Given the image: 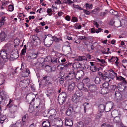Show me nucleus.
Returning a JSON list of instances; mask_svg holds the SVG:
<instances>
[{
    "label": "nucleus",
    "instance_id": "412c9836",
    "mask_svg": "<svg viewBox=\"0 0 127 127\" xmlns=\"http://www.w3.org/2000/svg\"><path fill=\"white\" fill-rule=\"evenodd\" d=\"M48 76H45L43 77L42 78V81L45 80V84L47 85H49L52 84V83L50 82L49 81V80L47 79Z\"/></svg>",
    "mask_w": 127,
    "mask_h": 127
},
{
    "label": "nucleus",
    "instance_id": "e433bc0d",
    "mask_svg": "<svg viewBox=\"0 0 127 127\" xmlns=\"http://www.w3.org/2000/svg\"><path fill=\"white\" fill-rule=\"evenodd\" d=\"M59 80L61 84H63L64 82V75L63 76H62L61 77H59Z\"/></svg>",
    "mask_w": 127,
    "mask_h": 127
},
{
    "label": "nucleus",
    "instance_id": "6e6d98bb",
    "mask_svg": "<svg viewBox=\"0 0 127 127\" xmlns=\"http://www.w3.org/2000/svg\"><path fill=\"white\" fill-rule=\"evenodd\" d=\"M58 58L55 57H54L53 59H51V61L53 64H55L57 63V59Z\"/></svg>",
    "mask_w": 127,
    "mask_h": 127
},
{
    "label": "nucleus",
    "instance_id": "f03ea898",
    "mask_svg": "<svg viewBox=\"0 0 127 127\" xmlns=\"http://www.w3.org/2000/svg\"><path fill=\"white\" fill-rule=\"evenodd\" d=\"M67 95L65 92L61 93L58 97L59 102L60 104L62 105L65 102Z\"/></svg>",
    "mask_w": 127,
    "mask_h": 127
},
{
    "label": "nucleus",
    "instance_id": "603ef678",
    "mask_svg": "<svg viewBox=\"0 0 127 127\" xmlns=\"http://www.w3.org/2000/svg\"><path fill=\"white\" fill-rule=\"evenodd\" d=\"M102 112H100L99 111H98V113L96 115V117L97 119L100 118L102 116Z\"/></svg>",
    "mask_w": 127,
    "mask_h": 127
},
{
    "label": "nucleus",
    "instance_id": "a878e982",
    "mask_svg": "<svg viewBox=\"0 0 127 127\" xmlns=\"http://www.w3.org/2000/svg\"><path fill=\"white\" fill-rule=\"evenodd\" d=\"M75 86V84L74 83L70 84L69 85L68 90L70 91H72L74 88Z\"/></svg>",
    "mask_w": 127,
    "mask_h": 127
},
{
    "label": "nucleus",
    "instance_id": "58836bf2",
    "mask_svg": "<svg viewBox=\"0 0 127 127\" xmlns=\"http://www.w3.org/2000/svg\"><path fill=\"white\" fill-rule=\"evenodd\" d=\"M5 16H3L1 18V20H0V26L4 24V22L5 21Z\"/></svg>",
    "mask_w": 127,
    "mask_h": 127
},
{
    "label": "nucleus",
    "instance_id": "c756f323",
    "mask_svg": "<svg viewBox=\"0 0 127 127\" xmlns=\"http://www.w3.org/2000/svg\"><path fill=\"white\" fill-rule=\"evenodd\" d=\"M7 120V119L6 118V116H3L0 118V123L2 124L4 122H6Z\"/></svg>",
    "mask_w": 127,
    "mask_h": 127
},
{
    "label": "nucleus",
    "instance_id": "de8ad7c7",
    "mask_svg": "<svg viewBox=\"0 0 127 127\" xmlns=\"http://www.w3.org/2000/svg\"><path fill=\"white\" fill-rule=\"evenodd\" d=\"M33 40L34 42H37L38 44H39L40 43V40L38 37H35L34 39L33 38Z\"/></svg>",
    "mask_w": 127,
    "mask_h": 127
},
{
    "label": "nucleus",
    "instance_id": "0eeeda50",
    "mask_svg": "<svg viewBox=\"0 0 127 127\" xmlns=\"http://www.w3.org/2000/svg\"><path fill=\"white\" fill-rule=\"evenodd\" d=\"M88 86L89 91L90 92H89V95L92 96V95L91 94V93H93L96 90V86L94 84H89L87 85Z\"/></svg>",
    "mask_w": 127,
    "mask_h": 127
},
{
    "label": "nucleus",
    "instance_id": "f704fd0d",
    "mask_svg": "<svg viewBox=\"0 0 127 127\" xmlns=\"http://www.w3.org/2000/svg\"><path fill=\"white\" fill-rule=\"evenodd\" d=\"M84 83H79L77 85V87L80 90H82L84 87Z\"/></svg>",
    "mask_w": 127,
    "mask_h": 127
},
{
    "label": "nucleus",
    "instance_id": "4be33fe9",
    "mask_svg": "<svg viewBox=\"0 0 127 127\" xmlns=\"http://www.w3.org/2000/svg\"><path fill=\"white\" fill-rule=\"evenodd\" d=\"M27 116L28 115L26 114L22 117V122L21 123H20L21 124L22 126H23V127L25 125L26 121L27 120L26 118Z\"/></svg>",
    "mask_w": 127,
    "mask_h": 127
},
{
    "label": "nucleus",
    "instance_id": "bb28decb",
    "mask_svg": "<svg viewBox=\"0 0 127 127\" xmlns=\"http://www.w3.org/2000/svg\"><path fill=\"white\" fill-rule=\"evenodd\" d=\"M87 58L84 56H79L78 58L76 59V60L78 61H82L83 60H87Z\"/></svg>",
    "mask_w": 127,
    "mask_h": 127
},
{
    "label": "nucleus",
    "instance_id": "37998d69",
    "mask_svg": "<svg viewBox=\"0 0 127 127\" xmlns=\"http://www.w3.org/2000/svg\"><path fill=\"white\" fill-rule=\"evenodd\" d=\"M103 88L106 89H108L109 86V83L107 82H105L102 85Z\"/></svg>",
    "mask_w": 127,
    "mask_h": 127
},
{
    "label": "nucleus",
    "instance_id": "49530a36",
    "mask_svg": "<svg viewBox=\"0 0 127 127\" xmlns=\"http://www.w3.org/2000/svg\"><path fill=\"white\" fill-rule=\"evenodd\" d=\"M117 79L120 80H122L123 81V83H124L125 84L127 82L125 80V79L122 76H120L119 77H117Z\"/></svg>",
    "mask_w": 127,
    "mask_h": 127
},
{
    "label": "nucleus",
    "instance_id": "5701e85b",
    "mask_svg": "<svg viewBox=\"0 0 127 127\" xmlns=\"http://www.w3.org/2000/svg\"><path fill=\"white\" fill-rule=\"evenodd\" d=\"M10 127H23L21 124L19 122H17L16 123L11 124Z\"/></svg>",
    "mask_w": 127,
    "mask_h": 127
},
{
    "label": "nucleus",
    "instance_id": "393cba45",
    "mask_svg": "<svg viewBox=\"0 0 127 127\" xmlns=\"http://www.w3.org/2000/svg\"><path fill=\"white\" fill-rule=\"evenodd\" d=\"M42 125L44 127H49L50 126V123L48 121H44Z\"/></svg>",
    "mask_w": 127,
    "mask_h": 127
},
{
    "label": "nucleus",
    "instance_id": "338daca9",
    "mask_svg": "<svg viewBox=\"0 0 127 127\" xmlns=\"http://www.w3.org/2000/svg\"><path fill=\"white\" fill-rule=\"evenodd\" d=\"M83 10L84 13L87 15H89L90 13V12L84 9H83Z\"/></svg>",
    "mask_w": 127,
    "mask_h": 127
},
{
    "label": "nucleus",
    "instance_id": "2f4dec72",
    "mask_svg": "<svg viewBox=\"0 0 127 127\" xmlns=\"http://www.w3.org/2000/svg\"><path fill=\"white\" fill-rule=\"evenodd\" d=\"M108 13L107 10H105V12H101L99 14V15L103 18L105 17V15H107Z\"/></svg>",
    "mask_w": 127,
    "mask_h": 127
},
{
    "label": "nucleus",
    "instance_id": "13d9d810",
    "mask_svg": "<svg viewBox=\"0 0 127 127\" xmlns=\"http://www.w3.org/2000/svg\"><path fill=\"white\" fill-rule=\"evenodd\" d=\"M51 58L50 56H48L46 57L44 59L45 62H48L51 61Z\"/></svg>",
    "mask_w": 127,
    "mask_h": 127
},
{
    "label": "nucleus",
    "instance_id": "4c0bfd02",
    "mask_svg": "<svg viewBox=\"0 0 127 127\" xmlns=\"http://www.w3.org/2000/svg\"><path fill=\"white\" fill-rule=\"evenodd\" d=\"M20 42L19 40L18 39H15L14 41V45L15 47L19 45Z\"/></svg>",
    "mask_w": 127,
    "mask_h": 127
},
{
    "label": "nucleus",
    "instance_id": "f8f14e48",
    "mask_svg": "<svg viewBox=\"0 0 127 127\" xmlns=\"http://www.w3.org/2000/svg\"><path fill=\"white\" fill-rule=\"evenodd\" d=\"M121 94L118 91H116L115 92V96L114 100L117 102L120 101L121 98Z\"/></svg>",
    "mask_w": 127,
    "mask_h": 127
},
{
    "label": "nucleus",
    "instance_id": "8fccbe9b",
    "mask_svg": "<svg viewBox=\"0 0 127 127\" xmlns=\"http://www.w3.org/2000/svg\"><path fill=\"white\" fill-rule=\"evenodd\" d=\"M8 9L9 11H12L14 9L13 5H9L8 7Z\"/></svg>",
    "mask_w": 127,
    "mask_h": 127
},
{
    "label": "nucleus",
    "instance_id": "4d7b16f0",
    "mask_svg": "<svg viewBox=\"0 0 127 127\" xmlns=\"http://www.w3.org/2000/svg\"><path fill=\"white\" fill-rule=\"evenodd\" d=\"M90 80L88 78H86L83 80V82L84 83V84H87L89 82Z\"/></svg>",
    "mask_w": 127,
    "mask_h": 127
},
{
    "label": "nucleus",
    "instance_id": "680f3d73",
    "mask_svg": "<svg viewBox=\"0 0 127 127\" xmlns=\"http://www.w3.org/2000/svg\"><path fill=\"white\" fill-rule=\"evenodd\" d=\"M115 21L114 19H111L109 22V24L111 25H113Z\"/></svg>",
    "mask_w": 127,
    "mask_h": 127
},
{
    "label": "nucleus",
    "instance_id": "0e129e2a",
    "mask_svg": "<svg viewBox=\"0 0 127 127\" xmlns=\"http://www.w3.org/2000/svg\"><path fill=\"white\" fill-rule=\"evenodd\" d=\"M58 67L60 68V70L62 71L63 70L64 68V64H61L59 65L58 66Z\"/></svg>",
    "mask_w": 127,
    "mask_h": 127
},
{
    "label": "nucleus",
    "instance_id": "9d476101",
    "mask_svg": "<svg viewBox=\"0 0 127 127\" xmlns=\"http://www.w3.org/2000/svg\"><path fill=\"white\" fill-rule=\"evenodd\" d=\"M56 114V110L54 109H51L48 112V114L49 117V118L51 120H52L54 118Z\"/></svg>",
    "mask_w": 127,
    "mask_h": 127
},
{
    "label": "nucleus",
    "instance_id": "a18cd8bd",
    "mask_svg": "<svg viewBox=\"0 0 127 127\" xmlns=\"http://www.w3.org/2000/svg\"><path fill=\"white\" fill-rule=\"evenodd\" d=\"M53 40L56 42H59L61 40V39L59 38H58L55 36H54L53 37Z\"/></svg>",
    "mask_w": 127,
    "mask_h": 127
},
{
    "label": "nucleus",
    "instance_id": "72a5a7b5",
    "mask_svg": "<svg viewBox=\"0 0 127 127\" xmlns=\"http://www.w3.org/2000/svg\"><path fill=\"white\" fill-rule=\"evenodd\" d=\"M114 122L115 123H118L120 122L121 120L120 116H116L114 119Z\"/></svg>",
    "mask_w": 127,
    "mask_h": 127
},
{
    "label": "nucleus",
    "instance_id": "473e14b6",
    "mask_svg": "<svg viewBox=\"0 0 127 127\" xmlns=\"http://www.w3.org/2000/svg\"><path fill=\"white\" fill-rule=\"evenodd\" d=\"M90 68L91 70L93 72H95L97 71H99V68H96V67L95 66H90Z\"/></svg>",
    "mask_w": 127,
    "mask_h": 127
},
{
    "label": "nucleus",
    "instance_id": "b1692460",
    "mask_svg": "<svg viewBox=\"0 0 127 127\" xmlns=\"http://www.w3.org/2000/svg\"><path fill=\"white\" fill-rule=\"evenodd\" d=\"M121 104L122 107L123 109L127 110V100L122 102Z\"/></svg>",
    "mask_w": 127,
    "mask_h": 127
},
{
    "label": "nucleus",
    "instance_id": "c9c22d12",
    "mask_svg": "<svg viewBox=\"0 0 127 127\" xmlns=\"http://www.w3.org/2000/svg\"><path fill=\"white\" fill-rule=\"evenodd\" d=\"M75 94L77 97L79 99L80 97L82 96V92L80 91H77Z\"/></svg>",
    "mask_w": 127,
    "mask_h": 127
},
{
    "label": "nucleus",
    "instance_id": "79ce46f5",
    "mask_svg": "<svg viewBox=\"0 0 127 127\" xmlns=\"http://www.w3.org/2000/svg\"><path fill=\"white\" fill-rule=\"evenodd\" d=\"M95 84H99L101 82V80L100 78L98 77H96L95 79Z\"/></svg>",
    "mask_w": 127,
    "mask_h": 127
},
{
    "label": "nucleus",
    "instance_id": "39448f33",
    "mask_svg": "<svg viewBox=\"0 0 127 127\" xmlns=\"http://www.w3.org/2000/svg\"><path fill=\"white\" fill-rule=\"evenodd\" d=\"M19 57V54L17 50L16 51H13L11 54L9 56V58L10 60L13 61L17 58Z\"/></svg>",
    "mask_w": 127,
    "mask_h": 127
},
{
    "label": "nucleus",
    "instance_id": "a211bd4d",
    "mask_svg": "<svg viewBox=\"0 0 127 127\" xmlns=\"http://www.w3.org/2000/svg\"><path fill=\"white\" fill-rule=\"evenodd\" d=\"M53 93V89L52 88L50 87L48 88L46 92V94L48 97H49Z\"/></svg>",
    "mask_w": 127,
    "mask_h": 127
},
{
    "label": "nucleus",
    "instance_id": "7c9ffc66",
    "mask_svg": "<svg viewBox=\"0 0 127 127\" xmlns=\"http://www.w3.org/2000/svg\"><path fill=\"white\" fill-rule=\"evenodd\" d=\"M84 123L86 125H87L91 121V120L89 117H86L84 119Z\"/></svg>",
    "mask_w": 127,
    "mask_h": 127
},
{
    "label": "nucleus",
    "instance_id": "774afa93",
    "mask_svg": "<svg viewBox=\"0 0 127 127\" xmlns=\"http://www.w3.org/2000/svg\"><path fill=\"white\" fill-rule=\"evenodd\" d=\"M99 9V8H97L96 9L92 10V13H93L94 14L95 13V12H97V11Z\"/></svg>",
    "mask_w": 127,
    "mask_h": 127
},
{
    "label": "nucleus",
    "instance_id": "1a4fd4ad",
    "mask_svg": "<svg viewBox=\"0 0 127 127\" xmlns=\"http://www.w3.org/2000/svg\"><path fill=\"white\" fill-rule=\"evenodd\" d=\"M74 112V110L72 105L71 104H70L66 111V115L68 116L72 115Z\"/></svg>",
    "mask_w": 127,
    "mask_h": 127
},
{
    "label": "nucleus",
    "instance_id": "6ab92c4d",
    "mask_svg": "<svg viewBox=\"0 0 127 127\" xmlns=\"http://www.w3.org/2000/svg\"><path fill=\"white\" fill-rule=\"evenodd\" d=\"M65 124L66 126L71 127L73 125L72 121L70 119L66 120L65 122Z\"/></svg>",
    "mask_w": 127,
    "mask_h": 127
},
{
    "label": "nucleus",
    "instance_id": "4468645a",
    "mask_svg": "<svg viewBox=\"0 0 127 127\" xmlns=\"http://www.w3.org/2000/svg\"><path fill=\"white\" fill-rule=\"evenodd\" d=\"M30 71L28 69H26L25 70H23L22 73V77H27L30 73Z\"/></svg>",
    "mask_w": 127,
    "mask_h": 127
},
{
    "label": "nucleus",
    "instance_id": "c85d7f7f",
    "mask_svg": "<svg viewBox=\"0 0 127 127\" xmlns=\"http://www.w3.org/2000/svg\"><path fill=\"white\" fill-rule=\"evenodd\" d=\"M72 100L75 101V102H79V98H78L76 95L75 94L73 95L72 97Z\"/></svg>",
    "mask_w": 127,
    "mask_h": 127
},
{
    "label": "nucleus",
    "instance_id": "dca6fc26",
    "mask_svg": "<svg viewBox=\"0 0 127 127\" xmlns=\"http://www.w3.org/2000/svg\"><path fill=\"white\" fill-rule=\"evenodd\" d=\"M54 120L55 121H56V124L58 125V126H62L63 124V121L60 118H54Z\"/></svg>",
    "mask_w": 127,
    "mask_h": 127
},
{
    "label": "nucleus",
    "instance_id": "c03bdc74",
    "mask_svg": "<svg viewBox=\"0 0 127 127\" xmlns=\"http://www.w3.org/2000/svg\"><path fill=\"white\" fill-rule=\"evenodd\" d=\"M79 39L80 40H85L87 41L89 40L88 37H87L85 36H80L79 37Z\"/></svg>",
    "mask_w": 127,
    "mask_h": 127
},
{
    "label": "nucleus",
    "instance_id": "5fc2aeb1",
    "mask_svg": "<svg viewBox=\"0 0 127 127\" xmlns=\"http://www.w3.org/2000/svg\"><path fill=\"white\" fill-rule=\"evenodd\" d=\"M109 12L110 13L114 15H116L117 14V12L115 11L112 9H111L110 10Z\"/></svg>",
    "mask_w": 127,
    "mask_h": 127
},
{
    "label": "nucleus",
    "instance_id": "9b49d317",
    "mask_svg": "<svg viewBox=\"0 0 127 127\" xmlns=\"http://www.w3.org/2000/svg\"><path fill=\"white\" fill-rule=\"evenodd\" d=\"M124 83H119L117 86L118 90L120 91H125L127 87L124 84Z\"/></svg>",
    "mask_w": 127,
    "mask_h": 127
},
{
    "label": "nucleus",
    "instance_id": "e2e57ef3",
    "mask_svg": "<svg viewBox=\"0 0 127 127\" xmlns=\"http://www.w3.org/2000/svg\"><path fill=\"white\" fill-rule=\"evenodd\" d=\"M2 93H0V104H1L3 100V96L2 95Z\"/></svg>",
    "mask_w": 127,
    "mask_h": 127
},
{
    "label": "nucleus",
    "instance_id": "aec40b11",
    "mask_svg": "<svg viewBox=\"0 0 127 127\" xmlns=\"http://www.w3.org/2000/svg\"><path fill=\"white\" fill-rule=\"evenodd\" d=\"M105 106L103 104H100L98 107V111L100 112H103L105 109Z\"/></svg>",
    "mask_w": 127,
    "mask_h": 127
},
{
    "label": "nucleus",
    "instance_id": "cd10ccee",
    "mask_svg": "<svg viewBox=\"0 0 127 127\" xmlns=\"http://www.w3.org/2000/svg\"><path fill=\"white\" fill-rule=\"evenodd\" d=\"M54 70H52V68L49 65H46L45 67V70L47 72H49L50 70L51 72L54 71L56 70V69L54 68Z\"/></svg>",
    "mask_w": 127,
    "mask_h": 127
},
{
    "label": "nucleus",
    "instance_id": "f257e3e1",
    "mask_svg": "<svg viewBox=\"0 0 127 127\" xmlns=\"http://www.w3.org/2000/svg\"><path fill=\"white\" fill-rule=\"evenodd\" d=\"M44 43L47 47L50 46L53 42V36L50 34L45 35L44 37Z\"/></svg>",
    "mask_w": 127,
    "mask_h": 127
},
{
    "label": "nucleus",
    "instance_id": "f3484780",
    "mask_svg": "<svg viewBox=\"0 0 127 127\" xmlns=\"http://www.w3.org/2000/svg\"><path fill=\"white\" fill-rule=\"evenodd\" d=\"M117 75V74L115 72L113 73H110L107 76V78H110L113 79Z\"/></svg>",
    "mask_w": 127,
    "mask_h": 127
},
{
    "label": "nucleus",
    "instance_id": "6e6552de",
    "mask_svg": "<svg viewBox=\"0 0 127 127\" xmlns=\"http://www.w3.org/2000/svg\"><path fill=\"white\" fill-rule=\"evenodd\" d=\"M76 74L74 72L71 71L66 77L65 79L67 80L68 81L72 80L75 78H76Z\"/></svg>",
    "mask_w": 127,
    "mask_h": 127
},
{
    "label": "nucleus",
    "instance_id": "09e8293b",
    "mask_svg": "<svg viewBox=\"0 0 127 127\" xmlns=\"http://www.w3.org/2000/svg\"><path fill=\"white\" fill-rule=\"evenodd\" d=\"M86 9L88 10L89 9H90L92 8L93 7V5L92 4H90L88 3H87L86 4Z\"/></svg>",
    "mask_w": 127,
    "mask_h": 127
},
{
    "label": "nucleus",
    "instance_id": "3c124183",
    "mask_svg": "<svg viewBox=\"0 0 127 127\" xmlns=\"http://www.w3.org/2000/svg\"><path fill=\"white\" fill-rule=\"evenodd\" d=\"M30 55L31 56V58H32V59H35L37 57L38 55V53L36 54L33 53L31 54Z\"/></svg>",
    "mask_w": 127,
    "mask_h": 127
},
{
    "label": "nucleus",
    "instance_id": "052dcab7",
    "mask_svg": "<svg viewBox=\"0 0 127 127\" xmlns=\"http://www.w3.org/2000/svg\"><path fill=\"white\" fill-rule=\"evenodd\" d=\"M3 78V76H1V78H0V85L3 84L5 81V80Z\"/></svg>",
    "mask_w": 127,
    "mask_h": 127
},
{
    "label": "nucleus",
    "instance_id": "2eb2a0df",
    "mask_svg": "<svg viewBox=\"0 0 127 127\" xmlns=\"http://www.w3.org/2000/svg\"><path fill=\"white\" fill-rule=\"evenodd\" d=\"M7 36V35L5 32H1L0 34V41H4Z\"/></svg>",
    "mask_w": 127,
    "mask_h": 127
},
{
    "label": "nucleus",
    "instance_id": "bf43d9fd",
    "mask_svg": "<svg viewBox=\"0 0 127 127\" xmlns=\"http://www.w3.org/2000/svg\"><path fill=\"white\" fill-rule=\"evenodd\" d=\"M75 64L76 65L77 68H81V67H82V66H83V65L81 64L80 63L78 62L76 63L75 64H74V65Z\"/></svg>",
    "mask_w": 127,
    "mask_h": 127
},
{
    "label": "nucleus",
    "instance_id": "ea45409f",
    "mask_svg": "<svg viewBox=\"0 0 127 127\" xmlns=\"http://www.w3.org/2000/svg\"><path fill=\"white\" fill-rule=\"evenodd\" d=\"M101 127H114L113 126L110 125L107 123H103L101 126Z\"/></svg>",
    "mask_w": 127,
    "mask_h": 127
},
{
    "label": "nucleus",
    "instance_id": "ddd939ff",
    "mask_svg": "<svg viewBox=\"0 0 127 127\" xmlns=\"http://www.w3.org/2000/svg\"><path fill=\"white\" fill-rule=\"evenodd\" d=\"M98 74L102 79L105 80H106V78H107V77L106 76L107 73L106 72H105L104 74H103L102 73L99 72H98Z\"/></svg>",
    "mask_w": 127,
    "mask_h": 127
},
{
    "label": "nucleus",
    "instance_id": "69168bd1",
    "mask_svg": "<svg viewBox=\"0 0 127 127\" xmlns=\"http://www.w3.org/2000/svg\"><path fill=\"white\" fill-rule=\"evenodd\" d=\"M71 21L73 22H76L78 21V19L74 17H73L71 19Z\"/></svg>",
    "mask_w": 127,
    "mask_h": 127
},
{
    "label": "nucleus",
    "instance_id": "20e7f679",
    "mask_svg": "<svg viewBox=\"0 0 127 127\" xmlns=\"http://www.w3.org/2000/svg\"><path fill=\"white\" fill-rule=\"evenodd\" d=\"M11 100V99H10L9 102L7 105L6 107L8 108V107H9L10 108L9 110L12 113H14L17 111V107L16 105L13 104H11L9 105L10 103Z\"/></svg>",
    "mask_w": 127,
    "mask_h": 127
},
{
    "label": "nucleus",
    "instance_id": "423d86ee",
    "mask_svg": "<svg viewBox=\"0 0 127 127\" xmlns=\"http://www.w3.org/2000/svg\"><path fill=\"white\" fill-rule=\"evenodd\" d=\"M35 97V95L32 93H30L27 95L26 97V99L28 102L30 101V103L34 100Z\"/></svg>",
    "mask_w": 127,
    "mask_h": 127
},
{
    "label": "nucleus",
    "instance_id": "a19ab883",
    "mask_svg": "<svg viewBox=\"0 0 127 127\" xmlns=\"http://www.w3.org/2000/svg\"><path fill=\"white\" fill-rule=\"evenodd\" d=\"M11 44L10 43H8L5 45V47L7 51V49H8L9 51L10 50L11 48Z\"/></svg>",
    "mask_w": 127,
    "mask_h": 127
},
{
    "label": "nucleus",
    "instance_id": "864d4df0",
    "mask_svg": "<svg viewBox=\"0 0 127 127\" xmlns=\"http://www.w3.org/2000/svg\"><path fill=\"white\" fill-rule=\"evenodd\" d=\"M76 127H84L83 124L82 122H80L77 124Z\"/></svg>",
    "mask_w": 127,
    "mask_h": 127
},
{
    "label": "nucleus",
    "instance_id": "7ed1b4c3",
    "mask_svg": "<svg viewBox=\"0 0 127 127\" xmlns=\"http://www.w3.org/2000/svg\"><path fill=\"white\" fill-rule=\"evenodd\" d=\"M0 56L3 59H8L9 58V52H7L4 49H2L0 51Z\"/></svg>",
    "mask_w": 127,
    "mask_h": 127
}]
</instances>
